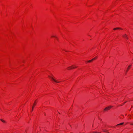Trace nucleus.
Returning <instances> with one entry per match:
<instances>
[{
	"mask_svg": "<svg viewBox=\"0 0 133 133\" xmlns=\"http://www.w3.org/2000/svg\"><path fill=\"white\" fill-rule=\"evenodd\" d=\"M112 107L111 106H109L107 107H106L104 108V111H107V110H109Z\"/></svg>",
	"mask_w": 133,
	"mask_h": 133,
	"instance_id": "obj_1",
	"label": "nucleus"
},
{
	"mask_svg": "<svg viewBox=\"0 0 133 133\" xmlns=\"http://www.w3.org/2000/svg\"><path fill=\"white\" fill-rule=\"evenodd\" d=\"M49 77L53 81H54V82H56V83H59L60 82V81H56V80L53 77H50L49 76Z\"/></svg>",
	"mask_w": 133,
	"mask_h": 133,
	"instance_id": "obj_2",
	"label": "nucleus"
},
{
	"mask_svg": "<svg viewBox=\"0 0 133 133\" xmlns=\"http://www.w3.org/2000/svg\"><path fill=\"white\" fill-rule=\"evenodd\" d=\"M77 67V66L74 67V66H71L68 67V70H70L71 69H73L76 68Z\"/></svg>",
	"mask_w": 133,
	"mask_h": 133,
	"instance_id": "obj_3",
	"label": "nucleus"
},
{
	"mask_svg": "<svg viewBox=\"0 0 133 133\" xmlns=\"http://www.w3.org/2000/svg\"><path fill=\"white\" fill-rule=\"evenodd\" d=\"M36 101H35L32 107V110H31L32 111H33V108H34V107L36 105Z\"/></svg>",
	"mask_w": 133,
	"mask_h": 133,
	"instance_id": "obj_4",
	"label": "nucleus"
},
{
	"mask_svg": "<svg viewBox=\"0 0 133 133\" xmlns=\"http://www.w3.org/2000/svg\"><path fill=\"white\" fill-rule=\"evenodd\" d=\"M131 66V65H129L128 66V68H127V71H126V72H125L126 73V74L127 73V71H128V70H129V69L130 68V67Z\"/></svg>",
	"mask_w": 133,
	"mask_h": 133,
	"instance_id": "obj_5",
	"label": "nucleus"
},
{
	"mask_svg": "<svg viewBox=\"0 0 133 133\" xmlns=\"http://www.w3.org/2000/svg\"><path fill=\"white\" fill-rule=\"evenodd\" d=\"M123 37L124 38H127V39H128V37H127V35L126 34H124L123 36Z\"/></svg>",
	"mask_w": 133,
	"mask_h": 133,
	"instance_id": "obj_6",
	"label": "nucleus"
},
{
	"mask_svg": "<svg viewBox=\"0 0 133 133\" xmlns=\"http://www.w3.org/2000/svg\"><path fill=\"white\" fill-rule=\"evenodd\" d=\"M93 60H94V59H92L91 60L88 61L87 62H90L92 61Z\"/></svg>",
	"mask_w": 133,
	"mask_h": 133,
	"instance_id": "obj_7",
	"label": "nucleus"
},
{
	"mask_svg": "<svg viewBox=\"0 0 133 133\" xmlns=\"http://www.w3.org/2000/svg\"><path fill=\"white\" fill-rule=\"evenodd\" d=\"M123 123H121L120 124H118L117 125H117H122Z\"/></svg>",
	"mask_w": 133,
	"mask_h": 133,
	"instance_id": "obj_8",
	"label": "nucleus"
},
{
	"mask_svg": "<svg viewBox=\"0 0 133 133\" xmlns=\"http://www.w3.org/2000/svg\"><path fill=\"white\" fill-rule=\"evenodd\" d=\"M0 120L3 122L5 123V121L3 120V119H1Z\"/></svg>",
	"mask_w": 133,
	"mask_h": 133,
	"instance_id": "obj_9",
	"label": "nucleus"
},
{
	"mask_svg": "<svg viewBox=\"0 0 133 133\" xmlns=\"http://www.w3.org/2000/svg\"><path fill=\"white\" fill-rule=\"evenodd\" d=\"M92 133H101V132H92Z\"/></svg>",
	"mask_w": 133,
	"mask_h": 133,
	"instance_id": "obj_10",
	"label": "nucleus"
},
{
	"mask_svg": "<svg viewBox=\"0 0 133 133\" xmlns=\"http://www.w3.org/2000/svg\"><path fill=\"white\" fill-rule=\"evenodd\" d=\"M122 29L121 28H117V29Z\"/></svg>",
	"mask_w": 133,
	"mask_h": 133,
	"instance_id": "obj_11",
	"label": "nucleus"
},
{
	"mask_svg": "<svg viewBox=\"0 0 133 133\" xmlns=\"http://www.w3.org/2000/svg\"><path fill=\"white\" fill-rule=\"evenodd\" d=\"M103 130V131L104 132H106L107 131V130Z\"/></svg>",
	"mask_w": 133,
	"mask_h": 133,
	"instance_id": "obj_12",
	"label": "nucleus"
},
{
	"mask_svg": "<svg viewBox=\"0 0 133 133\" xmlns=\"http://www.w3.org/2000/svg\"><path fill=\"white\" fill-rule=\"evenodd\" d=\"M96 58V57H95L94 58H93L92 59H94V60Z\"/></svg>",
	"mask_w": 133,
	"mask_h": 133,
	"instance_id": "obj_13",
	"label": "nucleus"
},
{
	"mask_svg": "<svg viewBox=\"0 0 133 133\" xmlns=\"http://www.w3.org/2000/svg\"><path fill=\"white\" fill-rule=\"evenodd\" d=\"M52 37H55L56 38H57L56 37H55V36H52Z\"/></svg>",
	"mask_w": 133,
	"mask_h": 133,
	"instance_id": "obj_14",
	"label": "nucleus"
},
{
	"mask_svg": "<svg viewBox=\"0 0 133 133\" xmlns=\"http://www.w3.org/2000/svg\"><path fill=\"white\" fill-rule=\"evenodd\" d=\"M116 29V28H115L114 29V30H115Z\"/></svg>",
	"mask_w": 133,
	"mask_h": 133,
	"instance_id": "obj_15",
	"label": "nucleus"
},
{
	"mask_svg": "<svg viewBox=\"0 0 133 133\" xmlns=\"http://www.w3.org/2000/svg\"><path fill=\"white\" fill-rule=\"evenodd\" d=\"M131 108H132V107H133V106H131Z\"/></svg>",
	"mask_w": 133,
	"mask_h": 133,
	"instance_id": "obj_16",
	"label": "nucleus"
},
{
	"mask_svg": "<svg viewBox=\"0 0 133 133\" xmlns=\"http://www.w3.org/2000/svg\"><path fill=\"white\" fill-rule=\"evenodd\" d=\"M131 125H133V124H131Z\"/></svg>",
	"mask_w": 133,
	"mask_h": 133,
	"instance_id": "obj_17",
	"label": "nucleus"
},
{
	"mask_svg": "<svg viewBox=\"0 0 133 133\" xmlns=\"http://www.w3.org/2000/svg\"><path fill=\"white\" fill-rule=\"evenodd\" d=\"M131 125H133V124H131Z\"/></svg>",
	"mask_w": 133,
	"mask_h": 133,
	"instance_id": "obj_18",
	"label": "nucleus"
},
{
	"mask_svg": "<svg viewBox=\"0 0 133 133\" xmlns=\"http://www.w3.org/2000/svg\"><path fill=\"white\" fill-rule=\"evenodd\" d=\"M126 102H124V104Z\"/></svg>",
	"mask_w": 133,
	"mask_h": 133,
	"instance_id": "obj_19",
	"label": "nucleus"
}]
</instances>
